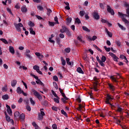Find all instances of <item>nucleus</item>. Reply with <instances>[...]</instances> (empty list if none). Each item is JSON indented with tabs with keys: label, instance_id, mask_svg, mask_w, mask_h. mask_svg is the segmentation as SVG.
I'll use <instances>...</instances> for the list:
<instances>
[{
	"label": "nucleus",
	"instance_id": "obj_1",
	"mask_svg": "<svg viewBox=\"0 0 129 129\" xmlns=\"http://www.w3.org/2000/svg\"><path fill=\"white\" fill-rule=\"evenodd\" d=\"M124 6H125V7H126L127 8L126 12V14L127 15H126L125 14H123L122 13H121L120 12H118V16L121 17V18H122V20L124 22V23H125V24H127V25H128L129 22L127 20H126L124 18V17H129V4L128 3H125L124 4Z\"/></svg>",
	"mask_w": 129,
	"mask_h": 129
},
{
	"label": "nucleus",
	"instance_id": "obj_2",
	"mask_svg": "<svg viewBox=\"0 0 129 129\" xmlns=\"http://www.w3.org/2000/svg\"><path fill=\"white\" fill-rule=\"evenodd\" d=\"M112 100H113V97L109 94H107L105 101L106 104H109L110 105H111L110 101Z\"/></svg>",
	"mask_w": 129,
	"mask_h": 129
},
{
	"label": "nucleus",
	"instance_id": "obj_3",
	"mask_svg": "<svg viewBox=\"0 0 129 129\" xmlns=\"http://www.w3.org/2000/svg\"><path fill=\"white\" fill-rule=\"evenodd\" d=\"M14 26L17 32H22V30L21 29V28H23V27H24V25H23V24L22 23L15 24Z\"/></svg>",
	"mask_w": 129,
	"mask_h": 129
},
{
	"label": "nucleus",
	"instance_id": "obj_4",
	"mask_svg": "<svg viewBox=\"0 0 129 129\" xmlns=\"http://www.w3.org/2000/svg\"><path fill=\"white\" fill-rule=\"evenodd\" d=\"M31 91L33 93L34 95H35V96H36V97H37L39 100H41L42 99V96L40 95V94H39V93H38L37 91H36L35 89H32Z\"/></svg>",
	"mask_w": 129,
	"mask_h": 129
},
{
	"label": "nucleus",
	"instance_id": "obj_5",
	"mask_svg": "<svg viewBox=\"0 0 129 129\" xmlns=\"http://www.w3.org/2000/svg\"><path fill=\"white\" fill-rule=\"evenodd\" d=\"M30 76H32V77L35 78V79L37 80L36 81V82L37 84H40V85H44V83H43V82H42V81H40V80H39V78L38 77H37L36 76H35V75H33L32 73L30 74Z\"/></svg>",
	"mask_w": 129,
	"mask_h": 129
},
{
	"label": "nucleus",
	"instance_id": "obj_6",
	"mask_svg": "<svg viewBox=\"0 0 129 129\" xmlns=\"http://www.w3.org/2000/svg\"><path fill=\"white\" fill-rule=\"evenodd\" d=\"M107 10L108 13H110V14H111V15H114V11H113V10H112V9L110 8V6L108 5L107 6Z\"/></svg>",
	"mask_w": 129,
	"mask_h": 129
},
{
	"label": "nucleus",
	"instance_id": "obj_7",
	"mask_svg": "<svg viewBox=\"0 0 129 129\" xmlns=\"http://www.w3.org/2000/svg\"><path fill=\"white\" fill-rule=\"evenodd\" d=\"M110 56L111 57H112L114 61H115L116 62H117V60H118V57L115 55V54H113L112 52H109V53Z\"/></svg>",
	"mask_w": 129,
	"mask_h": 129
},
{
	"label": "nucleus",
	"instance_id": "obj_8",
	"mask_svg": "<svg viewBox=\"0 0 129 129\" xmlns=\"http://www.w3.org/2000/svg\"><path fill=\"white\" fill-rule=\"evenodd\" d=\"M93 17L95 20H99V18H100L98 15V13L95 11H94L93 13Z\"/></svg>",
	"mask_w": 129,
	"mask_h": 129
},
{
	"label": "nucleus",
	"instance_id": "obj_9",
	"mask_svg": "<svg viewBox=\"0 0 129 129\" xmlns=\"http://www.w3.org/2000/svg\"><path fill=\"white\" fill-rule=\"evenodd\" d=\"M108 85L111 91H114L115 90V87H114L112 84L108 83Z\"/></svg>",
	"mask_w": 129,
	"mask_h": 129
},
{
	"label": "nucleus",
	"instance_id": "obj_10",
	"mask_svg": "<svg viewBox=\"0 0 129 129\" xmlns=\"http://www.w3.org/2000/svg\"><path fill=\"white\" fill-rule=\"evenodd\" d=\"M21 12L23 14H26V13L28 12V9L27 8V7H26V6H22L21 8Z\"/></svg>",
	"mask_w": 129,
	"mask_h": 129
},
{
	"label": "nucleus",
	"instance_id": "obj_11",
	"mask_svg": "<svg viewBox=\"0 0 129 129\" xmlns=\"http://www.w3.org/2000/svg\"><path fill=\"white\" fill-rule=\"evenodd\" d=\"M6 107L7 108V111L10 115H12V109H11V107L9 106V105H6Z\"/></svg>",
	"mask_w": 129,
	"mask_h": 129
},
{
	"label": "nucleus",
	"instance_id": "obj_12",
	"mask_svg": "<svg viewBox=\"0 0 129 129\" xmlns=\"http://www.w3.org/2000/svg\"><path fill=\"white\" fill-rule=\"evenodd\" d=\"M9 52L13 55L15 54V48H14V47L12 46H9Z\"/></svg>",
	"mask_w": 129,
	"mask_h": 129
},
{
	"label": "nucleus",
	"instance_id": "obj_13",
	"mask_svg": "<svg viewBox=\"0 0 129 129\" xmlns=\"http://www.w3.org/2000/svg\"><path fill=\"white\" fill-rule=\"evenodd\" d=\"M68 30V29L66 28V27L62 26V29H60V33H65V32H67Z\"/></svg>",
	"mask_w": 129,
	"mask_h": 129
},
{
	"label": "nucleus",
	"instance_id": "obj_14",
	"mask_svg": "<svg viewBox=\"0 0 129 129\" xmlns=\"http://www.w3.org/2000/svg\"><path fill=\"white\" fill-rule=\"evenodd\" d=\"M19 118H20V120H21V121H24V120H25V118H26L25 114H24V113L21 114L20 115Z\"/></svg>",
	"mask_w": 129,
	"mask_h": 129
},
{
	"label": "nucleus",
	"instance_id": "obj_15",
	"mask_svg": "<svg viewBox=\"0 0 129 129\" xmlns=\"http://www.w3.org/2000/svg\"><path fill=\"white\" fill-rule=\"evenodd\" d=\"M105 32L107 34L108 36L110 37V38H111V37H112V33L108 31V30L107 28H105Z\"/></svg>",
	"mask_w": 129,
	"mask_h": 129
},
{
	"label": "nucleus",
	"instance_id": "obj_16",
	"mask_svg": "<svg viewBox=\"0 0 129 129\" xmlns=\"http://www.w3.org/2000/svg\"><path fill=\"white\" fill-rule=\"evenodd\" d=\"M5 114L6 115V119L7 121H8V122H10V121H11V117L8 115V114H7V112H5Z\"/></svg>",
	"mask_w": 129,
	"mask_h": 129
},
{
	"label": "nucleus",
	"instance_id": "obj_17",
	"mask_svg": "<svg viewBox=\"0 0 129 129\" xmlns=\"http://www.w3.org/2000/svg\"><path fill=\"white\" fill-rule=\"evenodd\" d=\"M84 107H85L84 104H83V105L80 104L79 105V107L77 108V109L79 111H81L82 108H84Z\"/></svg>",
	"mask_w": 129,
	"mask_h": 129
},
{
	"label": "nucleus",
	"instance_id": "obj_18",
	"mask_svg": "<svg viewBox=\"0 0 129 129\" xmlns=\"http://www.w3.org/2000/svg\"><path fill=\"white\" fill-rule=\"evenodd\" d=\"M16 91L17 93H18V94H21L23 92V90H22V89L20 87H18L17 88Z\"/></svg>",
	"mask_w": 129,
	"mask_h": 129
},
{
	"label": "nucleus",
	"instance_id": "obj_19",
	"mask_svg": "<svg viewBox=\"0 0 129 129\" xmlns=\"http://www.w3.org/2000/svg\"><path fill=\"white\" fill-rule=\"evenodd\" d=\"M77 71L79 73H81V74H84V72H83V71H82V69H81V68L80 67L77 68Z\"/></svg>",
	"mask_w": 129,
	"mask_h": 129
},
{
	"label": "nucleus",
	"instance_id": "obj_20",
	"mask_svg": "<svg viewBox=\"0 0 129 129\" xmlns=\"http://www.w3.org/2000/svg\"><path fill=\"white\" fill-rule=\"evenodd\" d=\"M2 98L4 100H8V99H9V95L5 94V95H3L2 96Z\"/></svg>",
	"mask_w": 129,
	"mask_h": 129
},
{
	"label": "nucleus",
	"instance_id": "obj_21",
	"mask_svg": "<svg viewBox=\"0 0 129 129\" xmlns=\"http://www.w3.org/2000/svg\"><path fill=\"white\" fill-rule=\"evenodd\" d=\"M117 25H118L119 28H120V29H121V30H122V31H125V28L124 27H123V26H122L120 24H119V23H117Z\"/></svg>",
	"mask_w": 129,
	"mask_h": 129
},
{
	"label": "nucleus",
	"instance_id": "obj_22",
	"mask_svg": "<svg viewBox=\"0 0 129 129\" xmlns=\"http://www.w3.org/2000/svg\"><path fill=\"white\" fill-rule=\"evenodd\" d=\"M17 85V80H13L11 82V86L12 87H15Z\"/></svg>",
	"mask_w": 129,
	"mask_h": 129
},
{
	"label": "nucleus",
	"instance_id": "obj_23",
	"mask_svg": "<svg viewBox=\"0 0 129 129\" xmlns=\"http://www.w3.org/2000/svg\"><path fill=\"white\" fill-rule=\"evenodd\" d=\"M83 38V37H82V36L79 35V36H78L77 39L80 42H82V43H84V40H82Z\"/></svg>",
	"mask_w": 129,
	"mask_h": 129
},
{
	"label": "nucleus",
	"instance_id": "obj_24",
	"mask_svg": "<svg viewBox=\"0 0 129 129\" xmlns=\"http://www.w3.org/2000/svg\"><path fill=\"white\" fill-rule=\"evenodd\" d=\"M60 60L62 65H63V66H65L66 65V61H65L64 58L62 57L60 58Z\"/></svg>",
	"mask_w": 129,
	"mask_h": 129
},
{
	"label": "nucleus",
	"instance_id": "obj_25",
	"mask_svg": "<svg viewBox=\"0 0 129 129\" xmlns=\"http://www.w3.org/2000/svg\"><path fill=\"white\" fill-rule=\"evenodd\" d=\"M72 21V18H67V25H69V24H70V23H71Z\"/></svg>",
	"mask_w": 129,
	"mask_h": 129
},
{
	"label": "nucleus",
	"instance_id": "obj_26",
	"mask_svg": "<svg viewBox=\"0 0 129 129\" xmlns=\"http://www.w3.org/2000/svg\"><path fill=\"white\" fill-rule=\"evenodd\" d=\"M0 40H1V41H2V42L4 43V44H9V42H8V40H7L5 38H1Z\"/></svg>",
	"mask_w": 129,
	"mask_h": 129
},
{
	"label": "nucleus",
	"instance_id": "obj_27",
	"mask_svg": "<svg viewBox=\"0 0 129 129\" xmlns=\"http://www.w3.org/2000/svg\"><path fill=\"white\" fill-rule=\"evenodd\" d=\"M68 100V98H67L66 96L63 97V98H61V101L63 103H66L67 102L66 101Z\"/></svg>",
	"mask_w": 129,
	"mask_h": 129
},
{
	"label": "nucleus",
	"instance_id": "obj_28",
	"mask_svg": "<svg viewBox=\"0 0 129 129\" xmlns=\"http://www.w3.org/2000/svg\"><path fill=\"white\" fill-rule=\"evenodd\" d=\"M30 33L31 34V35H36V32H35L33 28H30Z\"/></svg>",
	"mask_w": 129,
	"mask_h": 129
},
{
	"label": "nucleus",
	"instance_id": "obj_29",
	"mask_svg": "<svg viewBox=\"0 0 129 129\" xmlns=\"http://www.w3.org/2000/svg\"><path fill=\"white\" fill-rule=\"evenodd\" d=\"M117 111L118 112H122L123 111V108L120 107H118L117 109Z\"/></svg>",
	"mask_w": 129,
	"mask_h": 129
},
{
	"label": "nucleus",
	"instance_id": "obj_30",
	"mask_svg": "<svg viewBox=\"0 0 129 129\" xmlns=\"http://www.w3.org/2000/svg\"><path fill=\"white\" fill-rule=\"evenodd\" d=\"M82 29L84 31H86V32H88L89 33L90 32V30L86 27V26H83Z\"/></svg>",
	"mask_w": 129,
	"mask_h": 129
},
{
	"label": "nucleus",
	"instance_id": "obj_31",
	"mask_svg": "<svg viewBox=\"0 0 129 129\" xmlns=\"http://www.w3.org/2000/svg\"><path fill=\"white\" fill-rule=\"evenodd\" d=\"M34 70H36V72L40 70V67L37 65L33 66Z\"/></svg>",
	"mask_w": 129,
	"mask_h": 129
},
{
	"label": "nucleus",
	"instance_id": "obj_32",
	"mask_svg": "<svg viewBox=\"0 0 129 129\" xmlns=\"http://www.w3.org/2000/svg\"><path fill=\"white\" fill-rule=\"evenodd\" d=\"M120 58L121 59H124V60H125V62H128V61L126 59V57L125 56L123 55H121L120 56Z\"/></svg>",
	"mask_w": 129,
	"mask_h": 129
},
{
	"label": "nucleus",
	"instance_id": "obj_33",
	"mask_svg": "<svg viewBox=\"0 0 129 129\" xmlns=\"http://www.w3.org/2000/svg\"><path fill=\"white\" fill-rule=\"evenodd\" d=\"M61 113L64 115V116H66V117H67V116H68V115H67V113H66V112H65V111H64V110L62 109L61 110Z\"/></svg>",
	"mask_w": 129,
	"mask_h": 129
},
{
	"label": "nucleus",
	"instance_id": "obj_34",
	"mask_svg": "<svg viewBox=\"0 0 129 129\" xmlns=\"http://www.w3.org/2000/svg\"><path fill=\"white\" fill-rule=\"evenodd\" d=\"M28 25L30 26V27H34L35 24H34V23L32 22L31 21H29L28 23Z\"/></svg>",
	"mask_w": 129,
	"mask_h": 129
},
{
	"label": "nucleus",
	"instance_id": "obj_35",
	"mask_svg": "<svg viewBox=\"0 0 129 129\" xmlns=\"http://www.w3.org/2000/svg\"><path fill=\"white\" fill-rule=\"evenodd\" d=\"M60 99V98H59V97L58 96V98H54L53 100L54 101H55V102H56V103H59V100Z\"/></svg>",
	"mask_w": 129,
	"mask_h": 129
},
{
	"label": "nucleus",
	"instance_id": "obj_36",
	"mask_svg": "<svg viewBox=\"0 0 129 129\" xmlns=\"http://www.w3.org/2000/svg\"><path fill=\"white\" fill-rule=\"evenodd\" d=\"M66 61H67V64H68V65H72V63H71V62H70V59H69V58H67L66 59Z\"/></svg>",
	"mask_w": 129,
	"mask_h": 129
},
{
	"label": "nucleus",
	"instance_id": "obj_37",
	"mask_svg": "<svg viewBox=\"0 0 129 129\" xmlns=\"http://www.w3.org/2000/svg\"><path fill=\"white\" fill-rule=\"evenodd\" d=\"M102 62H105L106 61V57L105 56H102L101 57V60Z\"/></svg>",
	"mask_w": 129,
	"mask_h": 129
},
{
	"label": "nucleus",
	"instance_id": "obj_38",
	"mask_svg": "<svg viewBox=\"0 0 129 129\" xmlns=\"http://www.w3.org/2000/svg\"><path fill=\"white\" fill-rule=\"evenodd\" d=\"M7 90H8V89L7 88V86L3 87L2 89V91L3 92H7Z\"/></svg>",
	"mask_w": 129,
	"mask_h": 129
},
{
	"label": "nucleus",
	"instance_id": "obj_39",
	"mask_svg": "<svg viewBox=\"0 0 129 129\" xmlns=\"http://www.w3.org/2000/svg\"><path fill=\"white\" fill-rule=\"evenodd\" d=\"M25 55L26 56V57H28V58H29L30 59H33V57L31 56L30 54L29 53H26Z\"/></svg>",
	"mask_w": 129,
	"mask_h": 129
},
{
	"label": "nucleus",
	"instance_id": "obj_40",
	"mask_svg": "<svg viewBox=\"0 0 129 129\" xmlns=\"http://www.w3.org/2000/svg\"><path fill=\"white\" fill-rule=\"evenodd\" d=\"M64 51L66 52V53H70V51H71V49L70 48L68 47L64 49Z\"/></svg>",
	"mask_w": 129,
	"mask_h": 129
},
{
	"label": "nucleus",
	"instance_id": "obj_41",
	"mask_svg": "<svg viewBox=\"0 0 129 129\" xmlns=\"http://www.w3.org/2000/svg\"><path fill=\"white\" fill-rule=\"evenodd\" d=\"M48 24L50 27H54V26H55V23L53 22H49Z\"/></svg>",
	"mask_w": 129,
	"mask_h": 129
},
{
	"label": "nucleus",
	"instance_id": "obj_42",
	"mask_svg": "<svg viewBox=\"0 0 129 129\" xmlns=\"http://www.w3.org/2000/svg\"><path fill=\"white\" fill-rule=\"evenodd\" d=\"M43 117H44V116H43L42 115H41V114H39V115H38L39 120H42V119H43Z\"/></svg>",
	"mask_w": 129,
	"mask_h": 129
},
{
	"label": "nucleus",
	"instance_id": "obj_43",
	"mask_svg": "<svg viewBox=\"0 0 129 129\" xmlns=\"http://www.w3.org/2000/svg\"><path fill=\"white\" fill-rule=\"evenodd\" d=\"M47 14L48 16H50V14H51V13H52V10L50 9H47Z\"/></svg>",
	"mask_w": 129,
	"mask_h": 129
},
{
	"label": "nucleus",
	"instance_id": "obj_44",
	"mask_svg": "<svg viewBox=\"0 0 129 129\" xmlns=\"http://www.w3.org/2000/svg\"><path fill=\"white\" fill-rule=\"evenodd\" d=\"M110 79H111V80H112V81H114V82H117L116 79H115V78H114L113 76H111L110 77Z\"/></svg>",
	"mask_w": 129,
	"mask_h": 129
},
{
	"label": "nucleus",
	"instance_id": "obj_45",
	"mask_svg": "<svg viewBox=\"0 0 129 129\" xmlns=\"http://www.w3.org/2000/svg\"><path fill=\"white\" fill-rule=\"evenodd\" d=\"M43 110H44V109H40V115L44 116V115H45V112L43 111Z\"/></svg>",
	"mask_w": 129,
	"mask_h": 129
},
{
	"label": "nucleus",
	"instance_id": "obj_46",
	"mask_svg": "<svg viewBox=\"0 0 129 129\" xmlns=\"http://www.w3.org/2000/svg\"><path fill=\"white\" fill-rule=\"evenodd\" d=\"M85 14V12L84 11L80 12V16H81V17H83V16H84Z\"/></svg>",
	"mask_w": 129,
	"mask_h": 129
},
{
	"label": "nucleus",
	"instance_id": "obj_47",
	"mask_svg": "<svg viewBox=\"0 0 129 129\" xmlns=\"http://www.w3.org/2000/svg\"><path fill=\"white\" fill-rule=\"evenodd\" d=\"M30 101L31 104H32V105H35V101L34 100H33V98H30Z\"/></svg>",
	"mask_w": 129,
	"mask_h": 129
},
{
	"label": "nucleus",
	"instance_id": "obj_48",
	"mask_svg": "<svg viewBox=\"0 0 129 129\" xmlns=\"http://www.w3.org/2000/svg\"><path fill=\"white\" fill-rule=\"evenodd\" d=\"M51 92H52L53 95H54V96H55V97H56V98H58V95H57L56 93H55V91H54L53 90H52Z\"/></svg>",
	"mask_w": 129,
	"mask_h": 129
},
{
	"label": "nucleus",
	"instance_id": "obj_49",
	"mask_svg": "<svg viewBox=\"0 0 129 129\" xmlns=\"http://www.w3.org/2000/svg\"><path fill=\"white\" fill-rule=\"evenodd\" d=\"M59 89L60 90V92L61 94L62 95V96L63 97L66 96L65 95V94L64 93H63V90L62 89Z\"/></svg>",
	"mask_w": 129,
	"mask_h": 129
},
{
	"label": "nucleus",
	"instance_id": "obj_50",
	"mask_svg": "<svg viewBox=\"0 0 129 129\" xmlns=\"http://www.w3.org/2000/svg\"><path fill=\"white\" fill-rule=\"evenodd\" d=\"M100 65H101V66H102V67H104V66H105V64H104V62L103 61H101V60L99 62Z\"/></svg>",
	"mask_w": 129,
	"mask_h": 129
},
{
	"label": "nucleus",
	"instance_id": "obj_51",
	"mask_svg": "<svg viewBox=\"0 0 129 129\" xmlns=\"http://www.w3.org/2000/svg\"><path fill=\"white\" fill-rule=\"evenodd\" d=\"M104 48L105 49V50L106 51V52H109V51H110V48L109 47H107L106 46H104Z\"/></svg>",
	"mask_w": 129,
	"mask_h": 129
},
{
	"label": "nucleus",
	"instance_id": "obj_52",
	"mask_svg": "<svg viewBox=\"0 0 129 129\" xmlns=\"http://www.w3.org/2000/svg\"><path fill=\"white\" fill-rule=\"evenodd\" d=\"M75 22L77 23V24H79L81 23V21H80V19H79V18H77V19H76Z\"/></svg>",
	"mask_w": 129,
	"mask_h": 129
},
{
	"label": "nucleus",
	"instance_id": "obj_53",
	"mask_svg": "<svg viewBox=\"0 0 129 129\" xmlns=\"http://www.w3.org/2000/svg\"><path fill=\"white\" fill-rule=\"evenodd\" d=\"M54 21L56 22L55 24L59 25V22H58V17H57V16L54 17Z\"/></svg>",
	"mask_w": 129,
	"mask_h": 129
},
{
	"label": "nucleus",
	"instance_id": "obj_54",
	"mask_svg": "<svg viewBox=\"0 0 129 129\" xmlns=\"http://www.w3.org/2000/svg\"><path fill=\"white\" fill-rule=\"evenodd\" d=\"M67 35L68 37H71V32L69 30H67Z\"/></svg>",
	"mask_w": 129,
	"mask_h": 129
},
{
	"label": "nucleus",
	"instance_id": "obj_55",
	"mask_svg": "<svg viewBox=\"0 0 129 129\" xmlns=\"http://www.w3.org/2000/svg\"><path fill=\"white\" fill-rule=\"evenodd\" d=\"M52 129H58L57 127V124H53L52 125Z\"/></svg>",
	"mask_w": 129,
	"mask_h": 129
},
{
	"label": "nucleus",
	"instance_id": "obj_56",
	"mask_svg": "<svg viewBox=\"0 0 129 129\" xmlns=\"http://www.w3.org/2000/svg\"><path fill=\"white\" fill-rule=\"evenodd\" d=\"M26 109L28 111H31V106H29V105H26Z\"/></svg>",
	"mask_w": 129,
	"mask_h": 129
},
{
	"label": "nucleus",
	"instance_id": "obj_57",
	"mask_svg": "<svg viewBox=\"0 0 129 129\" xmlns=\"http://www.w3.org/2000/svg\"><path fill=\"white\" fill-rule=\"evenodd\" d=\"M53 86L55 87V89H58V85H57V83H56V82H53Z\"/></svg>",
	"mask_w": 129,
	"mask_h": 129
},
{
	"label": "nucleus",
	"instance_id": "obj_58",
	"mask_svg": "<svg viewBox=\"0 0 129 129\" xmlns=\"http://www.w3.org/2000/svg\"><path fill=\"white\" fill-rule=\"evenodd\" d=\"M42 104H43V105H48V101H43L42 102Z\"/></svg>",
	"mask_w": 129,
	"mask_h": 129
},
{
	"label": "nucleus",
	"instance_id": "obj_59",
	"mask_svg": "<svg viewBox=\"0 0 129 129\" xmlns=\"http://www.w3.org/2000/svg\"><path fill=\"white\" fill-rule=\"evenodd\" d=\"M32 125L34 126L35 128L39 127V126H38V125H37V123H36V122H32Z\"/></svg>",
	"mask_w": 129,
	"mask_h": 129
},
{
	"label": "nucleus",
	"instance_id": "obj_60",
	"mask_svg": "<svg viewBox=\"0 0 129 129\" xmlns=\"http://www.w3.org/2000/svg\"><path fill=\"white\" fill-rule=\"evenodd\" d=\"M53 79L54 80V81L58 82V77L54 76L53 77Z\"/></svg>",
	"mask_w": 129,
	"mask_h": 129
},
{
	"label": "nucleus",
	"instance_id": "obj_61",
	"mask_svg": "<svg viewBox=\"0 0 129 129\" xmlns=\"http://www.w3.org/2000/svg\"><path fill=\"white\" fill-rule=\"evenodd\" d=\"M37 9H38L39 10V11H43V10L44 9L43 8V7H42L41 6H37Z\"/></svg>",
	"mask_w": 129,
	"mask_h": 129
},
{
	"label": "nucleus",
	"instance_id": "obj_62",
	"mask_svg": "<svg viewBox=\"0 0 129 129\" xmlns=\"http://www.w3.org/2000/svg\"><path fill=\"white\" fill-rule=\"evenodd\" d=\"M48 41L50 42V43H53V44H54V43H55V41L53 40H52V38H49L48 39Z\"/></svg>",
	"mask_w": 129,
	"mask_h": 129
},
{
	"label": "nucleus",
	"instance_id": "obj_63",
	"mask_svg": "<svg viewBox=\"0 0 129 129\" xmlns=\"http://www.w3.org/2000/svg\"><path fill=\"white\" fill-rule=\"evenodd\" d=\"M87 39L89 40V41H92V38L90 36H87Z\"/></svg>",
	"mask_w": 129,
	"mask_h": 129
},
{
	"label": "nucleus",
	"instance_id": "obj_64",
	"mask_svg": "<svg viewBox=\"0 0 129 129\" xmlns=\"http://www.w3.org/2000/svg\"><path fill=\"white\" fill-rule=\"evenodd\" d=\"M23 102V98H20L18 100V103H22Z\"/></svg>",
	"mask_w": 129,
	"mask_h": 129
}]
</instances>
